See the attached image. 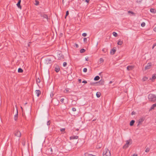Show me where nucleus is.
<instances>
[{
  "label": "nucleus",
  "instance_id": "1",
  "mask_svg": "<svg viewBox=\"0 0 156 156\" xmlns=\"http://www.w3.org/2000/svg\"><path fill=\"white\" fill-rule=\"evenodd\" d=\"M148 99L150 101L154 102L156 101V96L154 94H150L148 95Z\"/></svg>",
  "mask_w": 156,
  "mask_h": 156
},
{
  "label": "nucleus",
  "instance_id": "2",
  "mask_svg": "<svg viewBox=\"0 0 156 156\" xmlns=\"http://www.w3.org/2000/svg\"><path fill=\"white\" fill-rule=\"evenodd\" d=\"M103 156H111L110 151L107 148H106L103 150Z\"/></svg>",
  "mask_w": 156,
  "mask_h": 156
},
{
  "label": "nucleus",
  "instance_id": "3",
  "mask_svg": "<svg viewBox=\"0 0 156 156\" xmlns=\"http://www.w3.org/2000/svg\"><path fill=\"white\" fill-rule=\"evenodd\" d=\"M132 142V140L129 139V140L126 141V144L123 146V149H126L129 147V145L132 144V142L130 144V142Z\"/></svg>",
  "mask_w": 156,
  "mask_h": 156
},
{
  "label": "nucleus",
  "instance_id": "4",
  "mask_svg": "<svg viewBox=\"0 0 156 156\" xmlns=\"http://www.w3.org/2000/svg\"><path fill=\"white\" fill-rule=\"evenodd\" d=\"M14 135L15 136L20 137L21 136V133L18 130H16L14 132Z\"/></svg>",
  "mask_w": 156,
  "mask_h": 156
},
{
  "label": "nucleus",
  "instance_id": "5",
  "mask_svg": "<svg viewBox=\"0 0 156 156\" xmlns=\"http://www.w3.org/2000/svg\"><path fill=\"white\" fill-rule=\"evenodd\" d=\"M45 64H51L52 63L51 59L50 58H48L45 59Z\"/></svg>",
  "mask_w": 156,
  "mask_h": 156
},
{
  "label": "nucleus",
  "instance_id": "6",
  "mask_svg": "<svg viewBox=\"0 0 156 156\" xmlns=\"http://www.w3.org/2000/svg\"><path fill=\"white\" fill-rule=\"evenodd\" d=\"M104 83L103 80H101L98 82H96L95 83L97 84V86H100L103 85Z\"/></svg>",
  "mask_w": 156,
  "mask_h": 156
},
{
  "label": "nucleus",
  "instance_id": "7",
  "mask_svg": "<svg viewBox=\"0 0 156 156\" xmlns=\"http://www.w3.org/2000/svg\"><path fill=\"white\" fill-rule=\"evenodd\" d=\"M39 14L40 15L41 17H43V18L46 19L48 21V17L46 14L41 12H40Z\"/></svg>",
  "mask_w": 156,
  "mask_h": 156
},
{
  "label": "nucleus",
  "instance_id": "8",
  "mask_svg": "<svg viewBox=\"0 0 156 156\" xmlns=\"http://www.w3.org/2000/svg\"><path fill=\"white\" fill-rule=\"evenodd\" d=\"M144 120V119L143 118H141L140 119L138 120V124H137V126H139L140 124H141L142 122Z\"/></svg>",
  "mask_w": 156,
  "mask_h": 156
},
{
  "label": "nucleus",
  "instance_id": "9",
  "mask_svg": "<svg viewBox=\"0 0 156 156\" xmlns=\"http://www.w3.org/2000/svg\"><path fill=\"white\" fill-rule=\"evenodd\" d=\"M151 63H148L147 64V66L145 67V69L147 70V69H149L151 68Z\"/></svg>",
  "mask_w": 156,
  "mask_h": 156
},
{
  "label": "nucleus",
  "instance_id": "10",
  "mask_svg": "<svg viewBox=\"0 0 156 156\" xmlns=\"http://www.w3.org/2000/svg\"><path fill=\"white\" fill-rule=\"evenodd\" d=\"M116 51V48L115 47H114L110 51V54L111 55H114Z\"/></svg>",
  "mask_w": 156,
  "mask_h": 156
},
{
  "label": "nucleus",
  "instance_id": "11",
  "mask_svg": "<svg viewBox=\"0 0 156 156\" xmlns=\"http://www.w3.org/2000/svg\"><path fill=\"white\" fill-rule=\"evenodd\" d=\"M16 108H17V107H16ZM18 116V110L17 108H16V114L14 116V120L16 121H17Z\"/></svg>",
  "mask_w": 156,
  "mask_h": 156
},
{
  "label": "nucleus",
  "instance_id": "12",
  "mask_svg": "<svg viewBox=\"0 0 156 156\" xmlns=\"http://www.w3.org/2000/svg\"><path fill=\"white\" fill-rule=\"evenodd\" d=\"M21 2V0H18V2L17 3V4H16V5H17V6L20 9H21V8H22L21 6L20 5Z\"/></svg>",
  "mask_w": 156,
  "mask_h": 156
},
{
  "label": "nucleus",
  "instance_id": "13",
  "mask_svg": "<svg viewBox=\"0 0 156 156\" xmlns=\"http://www.w3.org/2000/svg\"><path fill=\"white\" fill-rule=\"evenodd\" d=\"M58 58L59 60H62L64 58V56L61 54H59L58 55Z\"/></svg>",
  "mask_w": 156,
  "mask_h": 156
},
{
  "label": "nucleus",
  "instance_id": "14",
  "mask_svg": "<svg viewBox=\"0 0 156 156\" xmlns=\"http://www.w3.org/2000/svg\"><path fill=\"white\" fill-rule=\"evenodd\" d=\"M134 67L133 66H128L127 67V69L128 70H132Z\"/></svg>",
  "mask_w": 156,
  "mask_h": 156
},
{
  "label": "nucleus",
  "instance_id": "15",
  "mask_svg": "<svg viewBox=\"0 0 156 156\" xmlns=\"http://www.w3.org/2000/svg\"><path fill=\"white\" fill-rule=\"evenodd\" d=\"M35 92L37 97H39V95L41 94V91L39 90H36L35 91Z\"/></svg>",
  "mask_w": 156,
  "mask_h": 156
},
{
  "label": "nucleus",
  "instance_id": "16",
  "mask_svg": "<svg viewBox=\"0 0 156 156\" xmlns=\"http://www.w3.org/2000/svg\"><path fill=\"white\" fill-rule=\"evenodd\" d=\"M78 138V136H71L70 137V140L72 139H77Z\"/></svg>",
  "mask_w": 156,
  "mask_h": 156
},
{
  "label": "nucleus",
  "instance_id": "17",
  "mask_svg": "<svg viewBox=\"0 0 156 156\" xmlns=\"http://www.w3.org/2000/svg\"><path fill=\"white\" fill-rule=\"evenodd\" d=\"M150 11L151 12V13H156V10L154 9H153V8L151 9H150Z\"/></svg>",
  "mask_w": 156,
  "mask_h": 156
},
{
  "label": "nucleus",
  "instance_id": "18",
  "mask_svg": "<svg viewBox=\"0 0 156 156\" xmlns=\"http://www.w3.org/2000/svg\"><path fill=\"white\" fill-rule=\"evenodd\" d=\"M55 70L56 73L58 72L60 70V68L59 67L57 66L55 68Z\"/></svg>",
  "mask_w": 156,
  "mask_h": 156
},
{
  "label": "nucleus",
  "instance_id": "19",
  "mask_svg": "<svg viewBox=\"0 0 156 156\" xmlns=\"http://www.w3.org/2000/svg\"><path fill=\"white\" fill-rule=\"evenodd\" d=\"M155 107H156V103L154 104H153L151 106L150 110H151L152 109H153Z\"/></svg>",
  "mask_w": 156,
  "mask_h": 156
},
{
  "label": "nucleus",
  "instance_id": "20",
  "mask_svg": "<svg viewBox=\"0 0 156 156\" xmlns=\"http://www.w3.org/2000/svg\"><path fill=\"white\" fill-rule=\"evenodd\" d=\"M135 122L134 120H132L130 122V126H133Z\"/></svg>",
  "mask_w": 156,
  "mask_h": 156
},
{
  "label": "nucleus",
  "instance_id": "21",
  "mask_svg": "<svg viewBox=\"0 0 156 156\" xmlns=\"http://www.w3.org/2000/svg\"><path fill=\"white\" fill-rule=\"evenodd\" d=\"M100 78V77L98 76H96L94 78V80H95V81H97V80H99Z\"/></svg>",
  "mask_w": 156,
  "mask_h": 156
},
{
  "label": "nucleus",
  "instance_id": "22",
  "mask_svg": "<svg viewBox=\"0 0 156 156\" xmlns=\"http://www.w3.org/2000/svg\"><path fill=\"white\" fill-rule=\"evenodd\" d=\"M123 43L122 41H121L120 40H119L118 42L117 43V44L119 45H121Z\"/></svg>",
  "mask_w": 156,
  "mask_h": 156
},
{
  "label": "nucleus",
  "instance_id": "23",
  "mask_svg": "<svg viewBox=\"0 0 156 156\" xmlns=\"http://www.w3.org/2000/svg\"><path fill=\"white\" fill-rule=\"evenodd\" d=\"M101 95V93L100 92H98L96 93V95L97 98H99Z\"/></svg>",
  "mask_w": 156,
  "mask_h": 156
},
{
  "label": "nucleus",
  "instance_id": "24",
  "mask_svg": "<svg viewBox=\"0 0 156 156\" xmlns=\"http://www.w3.org/2000/svg\"><path fill=\"white\" fill-rule=\"evenodd\" d=\"M23 70L22 69L20 68L18 69V72L19 73H22L23 72Z\"/></svg>",
  "mask_w": 156,
  "mask_h": 156
},
{
  "label": "nucleus",
  "instance_id": "25",
  "mask_svg": "<svg viewBox=\"0 0 156 156\" xmlns=\"http://www.w3.org/2000/svg\"><path fill=\"white\" fill-rule=\"evenodd\" d=\"M156 78V75L155 74H153L152 75V78L150 79H152L153 80H155Z\"/></svg>",
  "mask_w": 156,
  "mask_h": 156
},
{
  "label": "nucleus",
  "instance_id": "26",
  "mask_svg": "<svg viewBox=\"0 0 156 156\" xmlns=\"http://www.w3.org/2000/svg\"><path fill=\"white\" fill-rule=\"evenodd\" d=\"M85 51V50L83 48L81 49L80 50V52L81 53H83Z\"/></svg>",
  "mask_w": 156,
  "mask_h": 156
},
{
  "label": "nucleus",
  "instance_id": "27",
  "mask_svg": "<svg viewBox=\"0 0 156 156\" xmlns=\"http://www.w3.org/2000/svg\"><path fill=\"white\" fill-rule=\"evenodd\" d=\"M128 13H131L132 14V16H135V13L132 11H129L128 12Z\"/></svg>",
  "mask_w": 156,
  "mask_h": 156
},
{
  "label": "nucleus",
  "instance_id": "28",
  "mask_svg": "<svg viewBox=\"0 0 156 156\" xmlns=\"http://www.w3.org/2000/svg\"><path fill=\"white\" fill-rule=\"evenodd\" d=\"M113 36L115 37H116L118 35L117 34L116 32H113Z\"/></svg>",
  "mask_w": 156,
  "mask_h": 156
},
{
  "label": "nucleus",
  "instance_id": "29",
  "mask_svg": "<svg viewBox=\"0 0 156 156\" xmlns=\"http://www.w3.org/2000/svg\"><path fill=\"white\" fill-rule=\"evenodd\" d=\"M85 156H92V154H89L88 153H85L84 154Z\"/></svg>",
  "mask_w": 156,
  "mask_h": 156
},
{
  "label": "nucleus",
  "instance_id": "30",
  "mask_svg": "<svg viewBox=\"0 0 156 156\" xmlns=\"http://www.w3.org/2000/svg\"><path fill=\"white\" fill-rule=\"evenodd\" d=\"M69 11H66V16H65V18H66V16H68L69 15Z\"/></svg>",
  "mask_w": 156,
  "mask_h": 156
},
{
  "label": "nucleus",
  "instance_id": "31",
  "mask_svg": "<svg viewBox=\"0 0 156 156\" xmlns=\"http://www.w3.org/2000/svg\"><path fill=\"white\" fill-rule=\"evenodd\" d=\"M36 3L35 5H37L39 4V2L38 1L35 0Z\"/></svg>",
  "mask_w": 156,
  "mask_h": 156
},
{
  "label": "nucleus",
  "instance_id": "32",
  "mask_svg": "<svg viewBox=\"0 0 156 156\" xmlns=\"http://www.w3.org/2000/svg\"><path fill=\"white\" fill-rule=\"evenodd\" d=\"M51 123V121L49 120L47 122V124L48 126H50Z\"/></svg>",
  "mask_w": 156,
  "mask_h": 156
},
{
  "label": "nucleus",
  "instance_id": "33",
  "mask_svg": "<svg viewBox=\"0 0 156 156\" xmlns=\"http://www.w3.org/2000/svg\"><path fill=\"white\" fill-rule=\"evenodd\" d=\"M40 80L39 78H38L37 79H36V82L37 83H39L40 82Z\"/></svg>",
  "mask_w": 156,
  "mask_h": 156
},
{
  "label": "nucleus",
  "instance_id": "34",
  "mask_svg": "<svg viewBox=\"0 0 156 156\" xmlns=\"http://www.w3.org/2000/svg\"><path fill=\"white\" fill-rule=\"evenodd\" d=\"M83 71L84 73H86L87 71V69L86 68H84L83 69Z\"/></svg>",
  "mask_w": 156,
  "mask_h": 156
},
{
  "label": "nucleus",
  "instance_id": "35",
  "mask_svg": "<svg viewBox=\"0 0 156 156\" xmlns=\"http://www.w3.org/2000/svg\"><path fill=\"white\" fill-rule=\"evenodd\" d=\"M149 150H150L149 148L148 147L146 149L145 151L146 152H148L149 151Z\"/></svg>",
  "mask_w": 156,
  "mask_h": 156
},
{
  "label": "nucleus",
  "instance_id": "36",
  "mask_svg": "<svg viewBox=\"0 0 156 156\" xmlns=\"http://www.w3.org/2000/svg\"><path fill=\"white\" fill-rule=\"evenodd\" d=\"M147 79L148 78L147 77H145L143 78V81H145L147 80Z\"/></svg>",
  "mask_w": 156,
  "mask_h": 156
},
{
  "label": "nucleus",
  "instance_id": "37",
  "mask_svg": "<svg viewBox=\"0 0 156 156\" xmlns=\"http://www.w3.org/2000/svg\"><path fill=\"white\" fill-rule=\"evenodd\" d=\"M67 65V63L66 62H63V65L64 67H65Z\"/></svg>",
  "mask_w": 156,
  "mask_h": 156
},
{
  "label": "nucleus",
  "instance_id": "38",
  "mask_svg": "<svg viewBox=\"0 0 156 156\" xmlns=\"http://www.w3.org/2000/svg\"><path fill=\"white\" fill-rule=\"evenodd\" d=\"M156 46V42L154 44H153V46H152V49H153L154 48V47H155Z\"/></svg>",
  "mask_w": 156,
  "mask_h": 156
},
{
  "label": "nucleus",
  "instance_id": "39",
  "mask_svg": "<svg viewBox=\"0 0 156 156\" xmlns=\"http://www.w3.org/2000/svg\"><path fill=\"white\" fill-rule=\"evenodd\" d=\"M87 38H84L83 41L84 42L87 43Z\"/></svg>",
  "mask_w": 156,
  "mask_h": 156
},
{
  "label": "nucleus",
  "instance_id": "40",
  "mask_svg": "<svg viewBox=\"0 0 156 156\" xmlns=\"http://www.w3.org/2000/svg\"><path fill=\"white\" fill-rule=\"evenodd\" d=\"M145 23L144 22H143L141 23V26L142 27H144L145 26Z\"/></svg>",
  "mask_w": 156,
  "mask_h": 156
},
{
  "label": "nucleus",
  "instance_id": "41",
  "mask_svg": "<svg viewBox=\"0 0 156 156\" xmlns=\"http://www.w3.org/2000/svg\"><path fill=\"white\" fill-rule=\"evenodd\" d=\"M87 34L86 33H83L82 34V35L83 37H86L87 36Z\"/></svg>",
  "mask_w": 156,
  "mask_h": 156
},
{
  "label": "nucleus",
  "instance_id": "42",
  "mask_svg": "<svg viewBox=\"0 0 156 156\" xmlns=\"http://www.w3.org/2000/svg\"><path fill=\"white\" fill-rule=\"evenodd\" d=\"M142 0H137L136 1V2L138 3H140L142 2Z\"/></svg>",
  "mask_w": 156,
  "mask_h": 156
},
{
  "label": "nucleus",
  "instance_id": "43",
  "mask_svg": "<svg viewBox=\"0 0 156 156\" xmlns=\"http://www.w3.org/2000/svg\"><path fill=\"white\" fill-rule=\"evenodd\" d=\"M65 91L66 92V93L69 92V88H66L65 90Z\"/></svg>",
  "mask_w": 156,
  "mask_h": 156
},
{
  "label": "nucleus",
  "instance_id": "44",
  "mask_svg": "<svg viewBox=\"0 0 156 156\" xmlns=\"http://www.w3.org/2000/svg\"><path fill=\"white\" fill-rule=\"evenodd\" d=\"M54 94L53 93H51L50 94V97L51 98H52L54 96Z\"/></svg>",
  "mask_w": 156,
  "mask_h": 156
},
{
  "label": "nucleus",
  "instance_id": "45",
  "mask_svg": "<svg viewBox=\"0 0 156 156\" xmlns=\"http://www.w3.org/2000/svg\"><path fill=\"white\" fill-rule=\"evenodd\" d=\"M65 128H61L60 129V131L61 132H63L65 131Z\"/></svg>",
  "mask_w": 156,
  "mask_h": 156
},
{
  "label": "nucleus",
  "instance_id": "46",
  "mask_svg": "<svg viewBox=\"0 0 156 156\" xmlns=\"http://www.w3.org/2000/svg\"><path fill=\"white\" fill-rule=\"evenodd\" d=\"M74 46H75L77 48H78L79 47V45L76 43L75 44Z\"/></svg>",
  "mask_w": 156,
  "mask_h": 156
},
{
  "label": "nucleus",
  "instance_id": "47",
  "mask_svg": "<svg viewBox=\"0 0 156 156\" xmlns=\"http://www.w3.org/2000/svg\"><path fill=\"white\" fill-rule=\"evenodd\" d=\"M64 98H62L61 100H60V101L61 102H62V103H63V102H64Z\"/></svg>",
  "mask_w": 156,
  "mask_h": 156
},
{
  "label": "nucleus",
  "instance_id": "48",
  "mask_svg": "<svg viewBox=\"0 0 156 156\" xmlns=\"http://www.w3.org/2000/svg\"><path fill=\"white\" fill-rule=\"evenodd\" d=\"M72 110L73 112H75L76 110V109L75 108H72Z\"/></svg>",
  "mask_w": 156,
  "mask_h": 156
},
{
  "label": "nucleus",
  "instance_id": "49",
  "mask_svg": "<svg viewBox=\"0 0 156 156\" xmlns=\"http://www.w3.org/2000/svg\"><path fill=\"white\" fill-rule=\"evenodd\" d=\"M83 83H87V82L86 80H83L82 81Z\"/></svg>",
  "mask_w": 156,
  "mask_h": 156
},
{
  "label": "nucleus",
  "instance_id": "50",
  "mask_svg": "<svg viewBox=\"0 0 156 156\" xmlns=\"http://www.w3.org/2000/svg\"><path fill=\"white\" fill-rule=\"evenodd\" d=\"M50 149V151H51V154H52V151H52V148H51V147L50 148L48 149L49 150V149Z\"/></svg>",
  "mask_w": 156,
  "mask_h": 156
},
{
  "label": "nucleus",
  "instance_id": "51",
  "mask_svg": "<svg viewBox=\"0 0 156 156\" xmlns=\"http://www.w3.org/2000/svg\"><path fill=\"white\" fill-rule=\"evenodd\" d=\"M100 61H102V62L104 61L103 59V58H100Z\"/></svg>",
  "mask_w": 156,
  "mask_h": 156
},
{
  "label": "nucleus",
  "instance_id": "52",
  "mask_svg": "<svg viewBox=\"0 0 156 156\" xmlns=\"http://www.w3.org/2000/svg\"><path fill=\"white\" fill-rule=\"evenodd\" d=\"M154 30L156 32V27H155L154 28Z\"/></svg>",
  "mask_w": 156,
  "mask_h": 156
},
{
  "label": "nucleus",
  "instance_id": "53",
  "mask_svg": "<svg viewBox=\"0 0 156 156\" xmlns=\"http://www.w3.org/2000/svg\"><path fill=\"white\" fill-rule=\"evenodd\" d=\"M90 1V0H86L85 1L87 3H88Z\"/></svg>",
  "mask_w": 156,
  "mask_h": 156
},
{
  "label": "nucleus",
  "instance_id": "54",
  "mask_svg": "<svg viewBox=\"0 0 156 156\" xmlns=\"http://www.w3.org/2000/svg\"><path fill=\"white\" fill-rule=\"evenodd\" d=\"M78 80H79V83H81V79H79Z\"/></svg>",
  "mask_w": 156,
  "mask_h": 156
},
{
  "label": "nucleus",
  "instance_id": "55",
  "mask_svg": "<svg viewBox=\"0 0 156 156\" xmlns=\"http://www.w3.org/2000/svg\"><path fill=\"white\" fill-rule=\"evenodd\" d=\"M133 156H137V154H133Z\"/></svg>",
  "mask_w": 156,
  "mask_h": 156
},
{
  "label": "nucleus",
  "instance_id": "56",
  "mask_svg": "<svg viewBox=\"0 0 156 156\" xmlns=\"http://www.w3.org/2000/svg\"><path fill=\"white\" fill-rule=\"evenodd\" d=\"M134 113H135V112H132V115H133L135 114Z\"/></svg>",
  "mask_w": 156,
  "mask_h": 156
},
{
  "label": "nucleus",
  "instance_id": "57",
  "mask_svg": "<svg viewBox=\"0 0 156 156\" xmlns=\"http://www.w3.org/2000/svg\"><path fill=\"white\" fill-rule=\"evenodd\" d=\"M96 120V118H95V119H94L93 120V121H95Z\"/></svg>",
  "mask_w": 156,
  "mask_h": 156
},
{
  "label": "nucleus",
  "instance_id": "58",
  "mask_svg": "<svg viewBox=\"0 0 156 156\" xmlns=\"http://www.w3.org/2000/svg\"><path fill=\"white\" fill-rule=\"evenodd\" d=\"M88 58H86V61H88Z\"/></svg>",
  "mask_w": 156,
  "mask_h": 156
},
{
  "label": "nucleus",
  "instance_id": "59",
  "mask_svg": "<svg viewBox=\"0 0 156 156\" xmlns=\"http://www.w3.org/2000/svg\"><path fill=\"white\" fill-rule=\"evenodd\" d=\"M102 51H105V49H103L102 50Z\"/></svg>",
  "mask_w": 156,
  "mask_h": 156
},
{
  "label": "nucleus",
  "instance_id": "60",
  "mask_svg": "<svg viewBox=\"0 0 156 156\" xmlns=\"http://www.w3.org/2000/svg\"><path fill=\"white\" fill-rule=\"evenodd\" d=\"M112 83V81H110V82H109V83L110 84H111V83Z\"/></svg>",
  "mask_w": 156,
  "mask_h": 156
},
{
  "label": "nucleus",
  "instance_id": "61",
  "mask_svg": "<svg viewBox=\"0 0 156 156\" xmlns=\"http://www.w3.org/2000/svg\"><path fill=\"white\" fill-rule=\"evenodd\" d=\"M79 130V129H76V130H77V131H78Z\"/></svg>",
  "mask_w": 156,
  "mask_h": 156
},
{
  "label": "nucleus",
  "instance_id": "62",
  "mask_svg": "<svg viewBox=\"0 0 156 156\" xmlns=\"http://www.w3.org/2000/svg\"><path fill=\"white\" fill-rule=\"evenodd\" d=\"M101 73H99V75H101Z\"/></svg>",
  "mask_w": 156,
  "mask_h": 156
}]
</instances>
